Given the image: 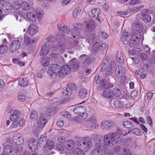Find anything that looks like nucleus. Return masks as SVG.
<instances>
[{"label":"nucleus","instance_id":"e433bc0d","mask_svg":"<svg viewBox=\"0 0 155 155\" xmlns=\"http://www.w3.org/2000/svg\"><path fill=\"white\" fill-rule=\"evenodd\" d=\"M112 90L110 91L105 90L103 93V96L109 98H113Z\"/></svg>","mask_w":155,"mask_h":155},{"label":"nucleus","instance_id":"0e129e2a","mask_svg":"<svg viewBox=\"0 0 155 155\" xmlns=\"http://www.w3.org/2000/svg\"><path fill=\"white\" fill-rule=\"evenodd\" d=\"M64 125V123L63 120L61 119H59L58 120L56 123V125L59 127H62Z\"/></svg>","mask_w":155,"mask_h":155},{"label":"nucleus","instance_id":"f3484780","mask_svg":"<svg viewBox=\"0 0 155 155\" xmlns=\"http://www.w3.org/2000/svg\"><path fill=\"white\" fill-rule=\"evenodd\" d=\"M38 31V27L34 24L30 25L28 29L29 34L31 35H33Z\"/></svg>","mask_w":155,"mask_h":155},{"label":"nucleus","instance_id":"c756f323","mask_svg":"<svg viewBox=\"0 0 155 155\" xmlns=\"http://www.w3.org/2000/svg\"><path fill=\"white\" fill-rule=\"evenodd\" d=\"M100 141V140H98V143L95 144V148L97 150L101 152L102 151H104L105 150V147L104 145L101 143L99 142Z\"/></svg>","mask_w":155,"mask_h":155},{"label":"nucleus","instance_id":"a19ab883","mask_svg":"<svg viewBox=\"0 0 155 155\" xmlns=\"http://www.w3.org/2000/svg\"><path fill=\"white\" fill-rule=\"evenodd\" d=\"M10 119L12 121L14 122L13 123V125H16L15 123H16L20 120V118L18 117V116H16L15 115H13V114L11 115Z\"/></svg>","mask_w":155,"mask_h":155},{"label":"nucleus","instance_id":"ddd939ff","mask_svg":"<svg viewBox=\"0 0 155 155\" xmlns=\"http://www.w3.org/2000/svg\"><path fill=\"white\" fill-rule=\"evenodd\" d=\"M58 38L61 39L58 41L57 48L60 50L61 51H63L64 50L65 44L63 41V40L64 38V36L63 35H59Z\"/></svg>","mask_w":155,"mask_h":155},{"label":"nucleus","instance_id":"dca6fc26","mask_svg":"<svg viewBox=\"0 0 155 155\" xmlns=\"http://www.w3.org/2000/svg\"><path fill=\"white\" fill-rule=\"evenodd\" d=\"M85 108V106H78L75 107L73 109V111L76 114L80 115L81 113L86 111Z\"/></svg>","mask_w":155,"mask_h":155},{"label":"nucleus","instance_id":"3c124183","mask_svg":"<svg viewBox=\"0 0 155 155\" xmlns=\"http://www.w3.org/2000/svg\"><path fill=\"white\" fill-rule=\"evenodd\" d=\"M141 37V35L140 34L136 33L132 35L131 38L135 40V41L138 40V43L139 41L140 40Z\"/></svg>","mask_w":155,"mask_h":155},{"label":"nucleus","instance_id":"49530a36","mask_svg":"<svg viewBox=\"0 0 155 155\" xmlns=\"http://www.w3.org/2000/svg\"><path fill=\"white\" fill-rule=\"evenodd\" d=\"M98 125L97 124H91L87 122V123L86 124V127L89 129H95Z\"/></svg>","mask_w":155,"mask_h":155},{"label":"nucleus","instance_id":"412c9836","mask_svg":"<svg viewBox=\"0 0 155 155\" xmlns=\"http://www.w3.org/2000/svg\"><path fill=\"white\" fill-rule=\"evenodd\" d=\"M13 150L12 146L10 145H7L4 147V152L2 154L3 155H10Z\"/></svg>","mask_w":155,"mask_h":155},{"label":"nucleus","instance_id":"7ed1b4c3","mask_svg":"<svg viewBox=\"0 0 155 155\" xmlns=\"http://www.w3.org/2000/svg\"><path fill=\"white\" fill-rule=\"evenodd\" d=\"M42 15L41 11L38 9H36L35 10V11L28 12L26 16L27 18L30 21H35L36 20L37 18L39 20L41 16Z\"/></svg>","mask_w":155,"mask_h":155},{"label":"nucleus","instance_id":"864d4df0","mask_svg":"<svg viewBox=\"0 0 155 155\" xmlns=\"http://www.w3.org/2000/svg\"><path fill=\"white\" fill-rule=\"evenodd\" d=\"M21 7L20 3L18 2H15L13 5L12 8L14 9L17 10L19 9Z\"/></svg>","mask_w":155,"mask_h":155},{"label":"nucleus","instance_id":"c85d7f7f","mask_svg":"<svg viewBox=\"0 0 155 155\" xmlns=\"http://www.w3.org/2000/svg\"><path fill=\"white\" fill-rule=\"evenodd\" d=\"M116 57L117 61L119 63H123L124 61V58L121 52L118 51L116 54Z\"/></svg>","mask_w":155,"mask_h":155},{"label":"nucleus","instance_id":"79ce46f5","mask_svg":"<svg viewBox=\"0 0 155 155\" xmlns=\"http://www.w3.org/2000/svg\"><path fill=\"white\" fill-rule=\"evenodd\" d=\"M143 7L144 6L143 5L137 7H134L132 8H128L127 10V11L129 13L136 12L138 11L139 9Z\"/></svg>","mask_w":155,"mask_h":155},{"label":"nucleus","instance_id":"ea45409f","mask_svg":"<svg viewBox=\"0 0 155 155\" xmlns=\"http://www.w3.org/2000/svg\"><path fill=\"white\" fill-rule=\"evenodd\" d=\"M8 49V46L5 45H0V54H3L6 53Z\"/></svg>","mask_w":155,"mask_h":155},{"label":"nucleus","instance_id":"13d9d810","mask_svg":"<svg viewBox=\"0 0 155 155\" xmlns=\"http://www.w3.org/2000/svg\"><path fill=\"white\" fill-rule=\"evenodd\" d=\"M132 133L136 135H140L141 133L139 129L137 128H134L132 130Z\"/></svg>","mask_w":155,"mask_h":155},{"label":"nucleus","instance_id":"5701e85b","mask_svg":"<svg viewBox=\"0 0 155 155\" xmlns=\"http://www.w3.org/2000/svg\"><path fill=\"white\" fill-rule=\"evenodd\" d=\"M84 24L89 31H92L95 28L94 22L93 21L91 20V21H86Z\"/></svg>","mask_w":155,"mask_h":155},{"label":"nucleus","instance_id":"4d7b16f0","mask_svg":"<svg viewBox=\"0 0 155 155\" xmlns=\"http://www.w3.org/2000/svg\"><path fill=\"white\" fill-rule=\"evenodd\" d=\"M114 106L115 107L117 108L122 107V104L119 101L116 100L114 102Z\"/></svg>","mask_w":155,"mask_h":155},{"label":"nucleus","instance_id":"bb28decb","mask_svg":"<svg viewBox=\"0 0 155 155\" xmlns=\"http://www.w3.org/2000/svg\"><path fill=\"white\" fill-rule=\"evenodd\" d=\"M74 145V143L72 140H68L64 145L65 148L68 150L72 149Z\"/></svg>","mask_w":155,"mask_h":155},{"label":"nucleus","instance_id":"5fc2aeb1","mask_svg":"<svg viewBox=\"0 0 155 155\" xmlns=\"http://www.w3.org/2000/svg\"><path fill=\"white\" fill-rule=\"evenodd\" d=\"M113 69V68L111 65L109 66L108 68L106 69L107 71L105 73L106 75L108 76L111 75L112 73Z\"/></svg>","mask_w":155,"mask_h":155},{"label":"nucleus","instance_id":"4468645a","mask_svg":"<svg viewBox=\"0 0 155 155\" xmlns=\"http://www.w3.org/2000/svg\"><path fill=\"white\" fill-rule=\"evenodd\" d=\"M114 124V123L112 121L109 120L106 121L102 123L101 127L103 129H110L112 128Z\"/></svg>","mask_w":155,"mask_h":155},{"label":"nucleus","instance_id":"423d86ee","mask_svg":"<svg viewBox=\"0 0 155 155\" xmlns=\"http://www.w3.org/2000/svg\"><path fill=\"white\" fill-rule=\"evenodd\" d=\"M116 134H109L105 135L104 137V142L106 145H108L112 143L114 140Z\"/></svg>","mask_w":155,"mask_h":155},{"label":"nucleus","instance_id":"c03bdc74","mask_svg":"<svg viewBox=\"0 0 155 155\" xmlns=\"http://www.w3.org/2000/svg\"><path fill=\"white\" fill-rule=\"evenodd\" d=\"M79 32L75 29L71 30V35L72 37L76 39L78 38L79 36Z\"/></svg>","mask_w":155,"mask_h":155},{"label":"nucleus","instance_id":"f704fd0d","mask_svg":"<svg viewBox=\"0 0 155 155\" xmlns=\"http://www.w3.org/2000/svg\"><path fill=\"white\" fill-rule=\"evenodd\" d=\"M33 1H31V3L25 2H22L21 3V7L25 10H28L30 9V6L33 5Z\"/></svg>","mask_w":155,"mask_h":155},{"label":"nucleus","instance_id":"9d476101","mask_svg":"<svg viewBox=\"0 0 155 155\" xmlns=\"http://www.w3.org/2000/svg\"><path fill=\"white\" fill-rule=\"evenodd\" d=\"M130 33L126 32L125 30H124L120 38L121 41L124 44H128L130 39Z\"/></svg>","mask_w":155,"mask_h":155},{"label":"nucleus","instance_id":"c9c22d12","mask_svg":"<svg viewBox=\"0 0 155 155\" xmlns=\"http://www.w3.org/2000/svg\"><path fill=\"white\" fill-rule=\"evenodd\" d=\"M112 91L113 96V98L115 97H119L121 95V92L120 89L117 88H114L112 90Z\"/></svg>","mask_w":155,"mask_h":155},{"label":"nucleus","instance_id":"1a4fd4ad","mask_svg":"<svg viewBox=\"0 0 155 155\" xmlns=\"http://www.w3.org/2000/svg\"><path fill=\"white\" fill-rule=\"evenodd\" d=\"M48 43V42H46L41 48L40 53L41 56L46 55L48 52L51 46L49 45Z\"/></svg>","mask_w":155,"mask_h":155},{"label":"nucleus","instance_id":"774afa93","mask_svg":"<svg viewBox=\"0 0 155 155\" xmlns=\"http://www.w3.org/2000/svg\"><path fill=\"white\" fill-rule=\"evenodd\" d=\"M91 155H102L101 152L96 149L93 150L91 152Z\"/></svg>","mask_w":155,"mask_h":155},{"label":"nucleus","instance_id":"8fccbe9b","mask_svg":"<svg viewBox=\"0 0 155 155\" xmlns=\"http://www.w3.org/2000/svg\"><path fill=\"white\" fill-rule=\"evenodd\" d=\"M108 63L107 61H105L101 65V70L102 71H104L108 68Z\"/></svg>","mask_w":155,"mask_h":155},{"label":"nucleus","instance_id":"6e6d98bb","mask_svg":"<svg viewBox=\"0 0 155 155\" xmlns=\"http://www.w3.org/2000/svg\"><path fill=\"white\" fill-rule=\"evenodd\" d=\"M38 116L37 112L34 110H32L31 111L30 114V117L31 119H33L35 117H37Z\"/></svg>","mask_w":155,"mask_h":155},{"label":"nucleus","instance_id":"39448f33","mask_svg":"<svg viewBox=\"0 0 155 155\" xmlns=\"http://www.w3.org/2000/svg\"><path fill=\"white\" fill-rule=\"evenodd\" d=\"M79 143L78 146H81V148L83 149L85 152H86L92 146V143L91 139L88 137L84 138V141L82 143Z\"/></svg>","mask_w":155,"mask_h":155},{"label":"nucleus","instance_id":"b1692460","mask_svg":"<svg viewBox=\"0 0 155 155\" xmlns=\"http://www.w3.org/2000/svg\"><path fill=\"white\" fill-rule=\"evenodd\" d=\"M113 87V84H110L107 82L105 79H102V81L100 84V87L101 89H107L108 88H111Z\"/></svg>","mask_w":155,"mask_h":155},{"label":"nucleus","instance_id":"20e7f679","mask_svg":"<svg viewBox=\"0 0 155 155\" xmlns=\"http://www.w3.org/2000/svg\"><path fill=\"white\" fill-rule=\"evenodd\" d=\"M77 87L74 84H68L67 87L63 88L61 90V92L64 96H70L72 91H75Z\"/></svg>","mask_w":155,"mask_h":155},{"label":"nucleus","instance_id":"393cba45","mask_svg":"<svg viewBox=\"0 0 155 155\" xmlns=\"http://www.w3.org/2000/svg\"><path fill=\"white\" fill-rule=\"evenodd\" d=\"M57 110V108L56 107L48 108L45 111V114L47 116H51L54 114Z\"/></svg>","mask_w":155,"mask_h":155},{"label":"nucleus","instance_id":"a18cd8bd","mask_svg":"<svg viewBox=\"0 0 155 155\" xmlns=\"http://www.w3.org/2000/svg\"><path fill=\"white\" fill-rule=\"evenodd\" d=\"M151 20L150 16L148 14L144 13L143 15L142 21L145 23H148Z\"/></svg>","mask_w":155,"mask_h":155},{"label":"nucleus","instance_id":"72a5a7b5","mask_svg":"<svg viewBox=\"0 0 155 155\" xmlns=\"http://www.w3.org/2000/svg\"><path fill=\"white\" fill-rule=\"evenodd\" d=\"M28 84V80L25 78H20L18 81V84L22 87L26 86Z\"/></svg>","mask_w":155,"mask_h":155},{"label":"nucleus","instance_id":"603ef678","mask_svg":"<svg viewBox=\"0 0 155 155\" xmlns=\"http://www.w3.org/2000/svg\"><path fill=\"white\" fill-rule=\"evenodd\" d=\"M81 11V10L80 8L74 9L73 13V15L74 17V18L76 17L77 16L80 14Z\"/></svg>","mask_w":155,"mask_h":155},{"label":"nucleus","instance_id":"0eeeda50","mask_svg":"<svg viewBox=\"0 0 155 155\" xmlns=\"http://www.w3.org/2000/svg\"><path fill=\"white\" fill-rule=\"evenodd\" d=\"M86 55L85 54H82L81 55L79 58L81 60H82L84 59V61L81 64L82 67L85 68L88 67L91 62L92 60L90 58L88 57L86 58Z\"/></svg>","mask_w":155,"mask_h":155},{"label":"nucleus","instance_id":"7c9ffc66","mask_svg":"<svg viewBox=\"0 0 155 155\" xmlns=\"http://www.w3.org/2000/svg\"><path fill=\"white\" fill-rule=\"evenodd\" d=\"M58 28L59 30L67 34H68L70 32V30L68 29L67 26H65L64 24H58Z\"/></svg>","mask_w":155,"mask_h":155},{"label":"nucleus","instance_id":"cd10ccee","mask_svg":"<svg viewBox=\"0 0 155 155\" xmlns=\"http://www.w3.org/2000/svg\"><path fill=\"white\" fill-rule=\"evenodd\" d=\"M134 26L137 31L139 33H140L142 31L143 27L141 22L137 21L134 23Z\"/></svg>","mask_w":155,"mask_h":155},{"label":"nucleus","instance_id":"a211bd4d","mask_svg":"<svg viewBox=\"0 0 155 155\" xmlns=\"http://www.w3.org/2000/svg\"><path fill=\"white\" fill-rule=\"evenodd\" d=\"M2 9L3 11L6 12H9L11 11L12 9V6L8 2H5L2 5Z\"/></svg>","mask_w":155,"mask_h":155},{"label":"nucleus","instance_id":"de8ad7c7","mask_svg":"<svg viewBox=\"0 0 155 155\" xmlns=\"http://www.w3.org/2000/svg\"><path fill=\"white\" fill-rule=\"evenodd\" d=\"M138 43V40L135 41V40L133 39L130 38L129 45L130 47H135L137 46Z\"/></svg>","mask_w":155,"mask_h":155},{"label":"nucleus","instance_id":"6ab92c4d","mask_svg":"<svg viewBox=\"0 0 155 155\" xmlns=\"http://www.w3.org/2000/svg\"><path fill=\"white\" fill-rule=\"evenodd\" d=\"M69 64L71 69L72 68L74 71L77 69L79 67V64L75 58L72 59L69 62Z\"/></svg>","mask_w":155,"mask_h":155},{"label":"nucleus","instance_id":"f257e3e1","mask_svg":"<svg viewBox=\"0 0 155 155\" xmlns=\"http://www.w3.org/2000/svg\"><path fill=\"white\" fill-rule=\"evenodd\" d=\"M71 71L70 67L68 65H63L60 68L57 64H52L51 69L48 71L47 73L50 78L54 79L57 74L59 77L63 78L70 74Z\"/></svg>","mask_w":155,"mask_h":155},{"label":"nucleus","instance_id":"e2e57ef3","mask_svg":"<svg viewBox=\"0 0 155 155\" xmlns=\"http://www.w3.org/2000/svg\"><path fill=\"white\" fill-rule=\"evenodd\" d=\"M56 147L58 150L63 151L64 150V148L62 143H59L56 145Z\"/></svg>","mask_w":155,"mask_h":155},{"label":"nucleus","instance_id":"2f4dec72","mask_svg":"<svg viewBox=\"0 0 155 155\" xmlns=\"http://www.w3.org/2000/svg\"><path fill=\"white\" fill-rule=\"evenodd\" d=\"M87 92L86 90L84 88H81L80 89L78 92L79 97L81 98H84L87 95Z\"/></svg>","mask_w":155,"mask_h":155},{"label":"nucleus","instance_id":"6e6552de","mask_svg":"<svg viewBox=\"0 0 155 155\" xmlns=\"http://www.w3.org/2000/svg\"><path fill=\"white\" fill-rule=\"evenodd\" d=\"M28 147L31 151L34 152L38 148V143L37 140L34 138L31 139L28 142Z\"/></svg>","mask_w":155,"mask_h":155},{"label":"nucleus","instance_id":"f8f14e48","mask_svg":"<svg viewBox=\"0 0 155 155\" xmlns=\"http://www.w3.org/2000/svg\"><path fill=\"white\" fill-rule=\"evenodd\" d=\"M54 142L51 140H48L46 144L42 148V150L44 153H46L48 150H51L54 147Z\"/></svg>","mask_w":155,"mask_h":155},{"label":"nucleus","instance_id":"f03ea898","mask_svg":"<svg viewBox=\"0 0 155 155\" xmlns=\"http://www.w3.org/2000/svg\"><path fill=\"white\" fill-rule=\"evenodd\" d=\"M22 40V38L20 37L13 40L9 44V51L13 53L18 50L21 48Z\"/></svg>","mask_w":155,"mask_h":155},{"label":"nucleus","instance_id":"4c0bfd02","mask_svg":"<svg viewBox=\"0 0 155 155\" xmlns=\"http://www.w3.org/2000/svg\"><path fill=\"white\" fill-rule=\"evenodd\" d=\"M123 124V126L127 129H132L134 127V124L129 121H124Z\"/></svg>","mask_w":155,"mask_h":155},{"label":"nucleus","instance_id":"2eb2a0df","mask_svg":"<svg viewBox=\"0 0 155 155\" xmlns=\"http://www.w3.org/2000/svg\"><path fill=\"white\" fill-rule=\"evenodd\" d=\"M92 17L97 20L100 23H101L100 19V10L98 8H93L91 10Z\"/></svg>","mask_w":155,"mask_h":155},{"label":"nucleus","instance_id":"4be33fe9","mask_svg":"<svg viewBox=\"0 0 155 155\" xmlns=\"http://www.w3.org/2000/svg\"><path fill=\"white\" fill-rule=\"evenodd\" d=\"M48 140L46 136L44 135H41L38 139V141L39 145L41 147H43L46 144L48 141Z\"/></svg>","mask_w":155,"mask_h":155},{"label":"nucleus","instance_id":"09e8293b","mask_svg":"<svg viewBox=\"0 0 155 155\" xmlns=\"http://www.w3.org/2000/svg\"><path fill=\"white\" fill-rule=\"evenodd\" d=\"M90 38V41H91L92 44L98 42L97 38L96 37V35L93 34H92L90 35L89 37Z\"/></svg>","mask_w":155,"mask_h":155},{"label":"nucleus","instance_id":"58836bf2","mask_svg":"<svg viewBox=\"0 0 155 155\" xmlns=\"http://www.w3.org/2000/svg\"><path fill=\"white\" fill-rule=\"evenodd\" d=\"M18 99L19 101L22 102L25 100L26 98L23 91H19L18 93Z\"/></svg>","mask_w":155,"mask_h":155},{"label":"nucleus","instance_id":"052dcab7","mask_svg":"<svg viewBox=\"0 0 155 155\" xmlns=\"http://www.w3.org/2000/svg\"><path fill=\"white\" fill-rule=\"evenodd\" d=\"M99 48L100 45L98 42H96V43H94L93 44V49L94 51H96Z\"/></svg>","mask_w":155,"mask_h":155},{"label":"nucleus","instance_id":"aec40b11","mask_svg":"<svg viewBox=\"0 0 155 155\" xmlns=\"http://www.w3.org/2000/svg\"><path fill=\"white\" fill-rule=\"evenodd\" d=\"M12 139L13 141L18 145H22L24 143V140L22 137L18 135H13Z\"/></svg>","mask_w":155,"mask_h":155},{"label":"nucleus","instance_id":"69168bd1","mask_svg":"<svg viewBox=\"0 0 155 155\" xmlns=\"http://www.w3.org/2000/svg\"><path fill=\"white\" fill-rule=\"evenodd\" d=\"M146 120L148 124L150 126H152L153 125V121L151 117L150 116L147 117Z\"/></svg>","mask_w":155,"mask_h":155},{"label":"nucleus","instance_id":"680f3d73","mask_svg":"<svg viewBox=\"0 0 155 155\" xmlns=\"http://www.w3.org/2000/svg\"><path fill=\"white\" fill-rule=\"evenodd\" d=\"M25 121V120L24 119H21L19 121H18V122H17L16 123V125H14V127H16V126H18V125L19 126H22Z\"/></svg>","mask_w":155,"mask_h":155},{"label":"nucleus","instance_id":"338daca9","mask_svg":"<svg viewBox=\"0 0 155 155\" xmlns=\"http://www.w3.org/2000/svg\"><path fill=\"white\" fill-rule=\"evenodd\" d=\"M21 147L18 146H16L14 148V151L15 153H18L22 151Z\"/></svg>","mask_w":155,"mask_h":155},{"label":"nucleus","instance_id":"a878e982","mask_svg":"<svg viewBox=\"0 0 155 155\" xmlns=\"http://www.w3.org/2000/svg\"><path fill=\"white\" fill-rule=\"evenodd\" d=\"M47 120L44 117H41L38 120V128L43 129L47 123Z\"/></svg>","mask_w":155,"mask_h":155},{"label":"nucleus","instance_id":"473e14b6","mask_svg":"<svg viewBox=\"0 0 155 155\" xmlns=\"http://www.w3.org/2000/svg\"><path fill=\"white\" fill-rule=\"evenodd\" d=\"M50 61V60L49 58L45 57L41 58V62L43 66L47 67L49 65Z\"/></svg>","mask_w":155,"mask_h":155},{"label":"nucleus","instance_id":"bf43d9fd","mask_svg":"<svg viewBox=\"0 0 155 155\" xmlns=\"http://www.w3.org/2000/svg\"><path fill=\"white\" fill-rule=\"evenodd\" d=\"M48 41L47 42H48L49 45L51 46L52 42L54 40V37L52 35H49L47 38Z\"/></svg>","mask_w":155,"mask_h":155},{"label":"nucleus","instance_id":"9b49d317","mask_svg":"<svg viewBox=\"0 0 155 155\" xmlns=\"http://www.w3.org/2000/svg\"><path fill=\"white\" fill-rule=\"evenodd\" d=\"M115 73L117 76L121 77L125 75V70L124 67L118 66L116 68Z\"/></svg>","mask_w":155,"mask_h":155},{"label":"nucleus","instance_id":"37998d69","mask_svg":"<svg viewBox=\"0 0 155 155\" xmlns=\"http://www.w3.org/2000/svg\"><path fill=\"white\" fill-rule=\"evenodd\" d=\"M24 42L27 45H31L34 43V40L31 39L29 37L25 36Z\"/></svg>","mask_w":155,"mask_h":155}]
</instances>
